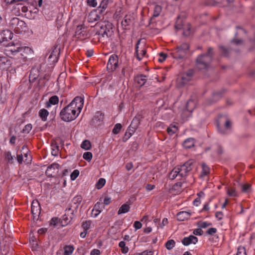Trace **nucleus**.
<instances>
[{"instance_id": "1", "label": "nucleus", "mask_w": 255, "mask_h": 255, "mask_svg": "<svg viewBox=\"0 0 255 255\" xmlns=\"http://www.w3.org/2000/svg\"><path fill=\"white\" fill-rule=\"evenodd\" d=\"M84 99L77 96L66 107L64 108L60 113L61 120L69 122L74 120L80 114L83 108Z\"/></svg>"}, {"instance_id": "2", "label": "nucleus", "mask_w": 255, "mask_h": 255, "mask_svg": "<svg viewBox=\"0 0 255 255\" xmlns=\"http://www.w3.org/2000/svg\"><path fill=\"white\" fill-rule=\"evenodd\" d=\"M213 55V49L212 47L208 48L207 53L201 54L196 59L197 67L200 70L207 69L212 59Z\"/></svg>"}, {"instance_id": "3", "label": "nucleus", "mask_w": 255, "mask_h": 255, "mask_svg": "<svg viewBox=\"0 0 255 255\" xmlns=\"http://www.w3.org/2000/svg\"><path fill=\"white\" fill-rule=\"evenodd\" d=\"M189 49V44L187 43H184L172 49L170 54L174 59L182 60L185 58Z\"/></svg>"}, {"instance_id": "4", "label": "nucleus", "mask_w": 255, "mask_h": 255, "mask_svg": "<svg viewBox=\"0 0 255 255\" xmlns=\"http://www.w3.org/2000/svg\"><path fill=\"white\" fill-rule=\"evenodd\" d=\"M21 46V44L18 41L10 43L6 46L4 53L7 56L12 57L19 53Z\"/></svg>"}, {"instance_id": "5", "label": "nucleus", "mask_w": 255, "mask_h": 255, "mask_svg": "<svg viewBox=\"0 0 255 255\" xmlns=\"http://www.w3.org/2000/svg\"><path fill=\"white\" fill-rule=\"evenodd\" d=\"M9 26L16 33H19L23 28L25 27V23L17 17H13L10 21Z\"/></svg>"}, {"instance_id": "6", "label": "nucleus", "mask_w": 255, "mask_h": 255, "mask_svg": "<svg viewBox=\"0 0 255 255\" xmlns=\"http://www.w3.org/2000/svg\"><path fill=\"white\" fill-rule=\"evenodd\" d=\"M193 161L192 160H188L184 164L181 165H178L176 167L179 168V176L181 178L186 177L188 175L189 172L193 168Z\"/></svg>"}, {"instance_id": "7", "label": "nucleus", "mask_w": 255, "mask_h": 255, "mask_svg": "<svg viewBox=\"0 0 255 255\" xmlns=\"http://www.w3.org/2000/svg\"><path fill=\"white\" fill-rule=\"evenodd\" d=\"M175 27L177 29H182L183 30V34L185 36H188L191 33V26L190 24L188 23L186 24H184L179 18L175 23Z\"/></svg>"}, {"instance_id": "8", "label": "nucleus", "mask_w": 255, "mask_h": 255, "mask_svg": "<svg viewBox=\"0 0 255 255\" xmlns=\"http://www.w3.org/2000/svg\"><path fill=\"white\" fill-rule=\"evenodd\" d=\"M225 124L224 126H221L219 122L217 123L218 131L222 134H227L231 128L232 124L230 121L227 118H225Z\"/></svg>"}, {"instance_id": "9", "label": "nucleus", "mask_w": 255, "mask_h": 255, "mask_svg": "<svg viewBox=\"0 0 255 255\" xmlns=\"http://www.w3.org/2000/svg\"><path fill=\"white\" fill-rule=\"evenodd\" d=\"M119 63L118 57L115 54L111 55L109 57L107 67L112 71L115 70L118 67Z\"/></svg>"}, {"instance_id": "10", "label": "nucleus", "mask_w": 255, "mask_h": 255, "mask_svg": "<svg viewBox=\"0 0 255 255\" xmlns=\"http://www.w3.org/2000/svg\"><path fill=\"white\" fill-rule=\"evenodd\" d=\"M59 167V164L56 163H53L48 166L45 172L46 175L48 177H54L58 172Z\"/></svg>"}, {"instance_id": "11", "label": "nucleus", "mask_w": 255, "mask_h": 255, "mask_svg": "<svg viewBox=\"0 0 255 255\" xmlns=\"http://www.w3.org/2000/svg\"><path fill=\"white\" fill-rule=\"evenodd\" d=\"M60 54V49L57 46H54L51 51L48 60L50 63L57 62Z\"/></svg>"}, {"instance_id": "12", "label": "nucleus", "mask_w": 255, "mask_h": 255, "mask_svg": "<svg viewBox=\"0 0 255 255\" xmlns=\"http://www.w3.org/2000/svg\"><path fill=\"white\" fill-rule=\"evenodd\" d=\"M139 43L140 40H138L135 45V55L139 61L141 60L146 53V50L144 48H139Z\"/></svg>"}, {"instance_id": "13", "label": "nucleus", "mask_w": 255, "mask_h": 255, "mask_svg": "<svg viewBox=\"0 0 255 255\" xmlns=\"http://www.w3.org/2000/svg\"><path fill=\"white\" fill-rule=\"evenodd\" d=\"M13 33L10 30L8 29L2 30L0 33V43L11 39Z\"/></svg>"}, {"instance_id": "14", "label": "nucleus", "mask_w": 255, "mask_h": 255, "mask_svg": "<svg viewBox=\"0 0 255 255\" xmlns=\"http://www.w3.org/2000/svg\"><path fill=\"white\" fill-rule=\"evenodd\" d=\"M236 29L237 32H236L235 34L236 38L232 40L231 43L235 44L237 45H239L242 43L243 41L241 39H238V35L245 34L246 32L244 29L238 26L236 27Z\"/></svg>"}, {"instance_id": "15", "label": "nucleus", "mask_w": 255, "mask_h": 255, "mask_svg": "<svg viewBox=\"0 0 255 255\" xmlns=\"http://www.w3.org/2000/svg\"><path fill=\"white\" fill-rule=\"evenodd\" d=\"M194 74V71L192 69L188 70L186 73H183L181 77V83L183 85L187 84L190 80H191L193 75Z\"/></svg>"}, {"instance_id": "16", "label": "nucleus", "mask_w": 255, "mask_h": 255, "mask_svg": "<svg viewBox=\"0 0 255 255\" xmlns=\"http://www.w3.org/2000/svg\"><path fill=\"white\" fill-rule=\"evenodd\" d=\"M134 20V17L131 14H127L124 17L123 21H122V26L125 29L128 28V26L133 22Z\"/></svg>"}, {"instance_id": "17", "label": "nucleus", "mask_w": 255, "mask_h": 255, "mask_svg": "<svg viewBox=\"0 0 255 255\" xmlns=\"http://www.w3.org/2000/svg\"><path fill=\"white\" fill-rule=\"evenodd\" d=\"M136 129V127L135 126H133L132 121L125 132V134L123 137V140L124 141H126L127 140H128L135 131Z\"/></svg>"}, {"instance_id": "18", "label": "nucleus", "mask_w": 255, "mask_h": 255, "mask_svg": "<svg viewBox=\"0 0 255 255\" xmlns=\"http://www.w3.org/2000/svg\"><path fill=\"white\" fill-rule=\"evenodd\" d=\"M181 242L185 246H189L191 244H196L198 242V238L194 236L190 235L189 237H184Z\"/></svg>"}, {"instance_id": "19", "label": "nucleus", "mask_w": 255, "mask_h": 255, "mask_svg": "<svg viewBox=\"0 0 255 255\" xmlns=\"http://www.w3.org/2000/svg\"><path fill=\"white\" fill-rule=\"evenodd\" d=\"M146 81L147 79L146 76L143 74L137 75L134 78L135 83L139 87H142V86H143L146 82Z\"/></svg>"}, {"instance_id": "20", "label": "nucleus", "mask_w": 255, "mask_h": 255, "mask_svg": "<svg viewBox=\"0 0 255 255\" xmlns=\"http://www.w3.org/2000/svg\"><path fill=\"white\" fill-rule=\"evenodd\" d=\"M191 216V213L187 211H181L177 214L176 217L177 220L179 221H184L188 219Z\"/></svg>"}, {"instance_id": "21", "label": "nucleus", "mask_w": 255, "mask_h": 255, "mask_svg": "<svg viewBox=\"0 0 255 255\" xmlns=\"http://www.w3.org/2000/svg\"><path fill=\"white\" fill-rule=\"evenodd\" d=\"M31 213L35 216L40 214V206L37 201L32 202L31 204Z\"/></svg>"}, {"instance_id": "22", "label": "nucleus", "mask_w": 255, "mask_h": 255, "mask_svg": "<svg viewBox=\"0 0 255 255\" xmlns=\"http://www.w3.org/2000/svg\"><path fill=\"white\" fill-rule=\"evenodd\" d=\"M195 140L192 137H189L184 140L182 145L185 148H190L194 146Z\"/></svg>"}, {"instance_id": "23", "label": "nucleus", "mask_w": 255, "mask_h": 255, "mask_svg": "<svg viewBox=\"0 0 255 255\" xmlns=\"http://www.w3.org/2000/svg\"><path fill=\"white\" fill-rule=\"evenodd\" d=\"M196 102L194 100L190 99L186 104V109L189 113H191L196 107Z\"/></svg>"}, {"instance_id": "24", "label": "nucleus", "mask_w": 255, "mask_h": 255, "mask_svg": "<svg viewBox=\"0 0 255 255\" xmlns=\"http://www.w3.org/2000/svg\"><path fill=\"white\" fill-rule=\"evenodd\" d=\"M59 102V98L57 96L54 95L51 97L48 102H47L46 107L47 108H49L51 105H55L58 104Z\"/></svg>"}, {"instance_id": "25", "label": "nucleus", "mask_w": 255, "mask_h": 255, "mask_svg": "<svg viewBox=\"0 0 255 255\" xmlns=\"http://www.w3.org/2000/svg\"><path fill=\"white\" fill-rule=\"evenodd\" d=\"M4 159L7 164H12L14 162V156L11 155L10 151H5L4 153Z\"/></svg>"}, {"instance_id": "26", "label": "nucleus", "mask_w": 255, "mask_h": 255, "mask_svg": "<svg viewBox=\"0 0 255 255\" xmlns=\"http://www.w3.org/2000/svg\"><path fill=\"white\" fill-rule=\"evenodd\" d=\"M104 119V114L101 111H97L96 112L93 120L94 122H96L97 123L99 122L100 124L101 122H103Z\"/></svg>"}, {"instance_id": "27", "label": "nucleus", "mask_w": 255, "mask_h": 255, "mask_svg": "<svg viewBox=\"0 0 255 255\" xmlns=\"http://www.w3.org/2000/svg\"><path fill=\"white\" fill-rule=\"evenodd\" d=\"M179 168L176 166L174 167L169 173L168 177L171 180H173L178 176H179Z\"/></svg>"}, {"instance_id": "28", "label": "nucleus", "mask_w": 255, "mask_h": 255, "mask_svg": "<svg viewBox=\"0 0 255 255\" xmlns=\"http://www.w3.org/2000/svg\"><path fill=\"white\" fill-rule=\"evenodd\" d=\"M49 115L48 111L45 109H41L39 112V116L41 118V120L43 122L47 121V117Z\"/></svg>"}, {"instance_id": "29", "label": "nucleus", "mask_w": 255, "mask_h": 255, "mask_svg": "<svg viewBox=\"0 0 255 255\" xmlns=\"http://www.w3.org/2000/svg\"><path fill=\"white\" fill-rule=\"evenodd\" d=\"M178 130V128L175 124H171L167 128V132L170 135H172Z\"/></svg>"}, {"instance_id": "30", "label": "nucleus", "mask_w": 255, "mask_h": 255, "mask_svg": "<svg viewBox=\"0 0 255 255\" xmlns=\"http://www.w3.org/2000/svg\"><path fill=\"white\" fill-rule=\"evenodd\" d=\"M130 210V206L129 205H128L127 204H124L121 206V207L120 208L118 214L119 215L121 214H125L126 213H128Z\"/></svg>"}, {"instance_id": "31", "label": "nucleus", "mask_w": 255, "mask_h": 255, "mask_svg": "<svg viewBox=\"0 0 255 255\" xmlns=\"http://www.w3.org/2000/svg\"><path fill=\"white\" fill-rule=\"evenodd\" d=\"M74 250L72 245H66L64 247V255H71Z\"/></svg>"}, {"instance_id": "32", "label": "nucleus", "mask_w": 255, "mask_h": 255, "mask_svg": "<svg viewBox=\"0 0 255 255\" xmlns=\"http://www.w3.org/2000/svg\"><path fill=\"white\" fill-rule=\"evenodd\" d=\"M202 168L200 176L201 177H204L209 173L210 168L205 163H202Z\"/></svg>"}, {"instance_id": "33", "label": "nucleus", "mask_w": 255, "mask_h": 255, "mask_svg": "<svg viewBox=\"0 0 255 255\" xmlns=\"http://www.w3.org/2000/svg\"><path fill=\"white\" fill-rule=\"evenodd\" d=\"M32 52V49L27 46H22L20 49L19 53L21 55L23 56L24 54H29Z\"/></svg>"}, {"instance_id": "34", "label": "nucleus", "mask_w": 255, "mask_h": 255, "mask_svg": "<svg viewBox=\"0 0 255 255\" xmlns=\"http://www.w3.org/2000/svg\"><path fill=\"white\" fill-rule=\"evenodd\" d=\"M82 200V198L81 196H77L73 198L72 202H73L74 206L73 208L75 210H77L78 205L80 204Z\"/></svg>"}, {"instance_id": "35", "label": "nucleus", "mask_w": 255, "mask_h": 255, "mask_svg": "<svg viewBox=\"0 0 255 255\" xmlns=\"http://www.w3.org/2000/svg\"><path fill=\"white\" fill-rule=\"evenodd\" d=\"M9 64V62L6 57L0 56V69L2 68L4 69V66Z\"/></svg>"}, {"instance_id": "36", "label": "nucleus", "mask_w": 255, "mask_h": 255, "mask_svg": "<svg viewBox=\"0 0 255 255\" xmlns=\"http://www.w3.org/2000/svg\"><path fill=\"white\" fill-rule=\"evenodd\" d=\"M89 19L91 22H93L95 21L99 20L100 18V16H99L96 12H92L90 13L89 15Z\"/></svg>"}, {"instance_id": "37", "label": "nucleus", "mask_w": 255, "mask_h": 255, "mask_svg": "<svg viewBox=\"0 0 255 255\" xmlns=\"http://www.w3.org/2000/svg\"><path fill=\"white\" fill-rule=\"evenodd\" d=\"M227 194L230 197H235L238 196V193L234 187H228L227 189Z\"/></svg>"}, {"instance_id": "38", "label": "nucleus", "mask_w": 255, "mask_h": 255, "mask_svg": "<svg viewBox=\"0 0 255 255\" xmlns=\"http://www.w3.org/2000/svg\"><path fill=\"white\" fill-rule=\"evenodd\" d=\"M222 91H218L214 92L212 95V102H216L222 97Z\"/></svg>"}, {"instance_id": "39", "label": "nucleus", "mask_w": 255, "mask_h": 255, "mask_svg": "<svg viewBox=\"0 0 255 255\" xmlns=\"http://www.w3.org/2000/svg\"><path fill=\"white\" fill-rule=\"evenodd\" d=\"M81 147L85 150H89L91 147V142L88 140H84L81 144Z\"/></svg>"}, {"instance_id": "40", "label": "nucleus", "mask_w": 255, "mask_h": 255, "mask_svg": "<svg viewBox=\"0 0 255 255\" xmlns=\"http://www.w3.org/2000/svg\"><path fill=\"white\" fill-rule=\"evenodd\" d=\"M161 6L159 5H155L154 8L153 14L152 16L156 17L158 16L161 11Z\"/></svg>"}, {"instance_id": "41", "label": "nucleus", "mask_w": 255, "mask_h": 255, "mask_svg": "<svg viewBox=\"0 0 255 255\" xmlns=\"http://www.w3.org/2000/svg\"><path fill=\"white\" fill-rule=\"evenodd\" d=\"M100 37L101 38V41L105 40V38L106 37L108 38L111 36V31L108 30H104V31H100Z\"/></svg>"}, {"instance_id": "42", "label": "nucleus", "mask_w": 255, "mask_h": 255, "mask_svg": "<svg viewBox=\"0 0 255 255\" xmlns=\"http://www.w3.org/2000/svg\"><path fill=\"white\" fill-rule=\"evenodd\" d=\"M119 246L121 248V251L123 254H126L128 251V248L126 246L124 241H121L119 244Z\"/></svg>"}, {"instance_id": "43", "label": "nucleus", "mask_w": 255, "mask_h": 255, "mask_svg": "<svg viewBox=\"0 0 255 255\" xmlns=\"http://www.w3.org/2000/svg\"><path fill=\"white\" fill-rule=\"evenodd\" d=\"M106 180L104 178H100L96 184V187L98 189H101L105 184Z\"/></svg>"}, {"instance_id": "44", "label": "nucleus", "mask_w": 255, "mask_h": 255, "mask_svg": "<svg viewBox=\"0 0 255 255\" xmlns=\"http://www.w3.org/2000/svg\"><path fill=\"white\" fill-rule=\"evenodd\" d=\"M242 191L243 192H250L251 190V185L249 183H246L241 185Z\"/></svg>"}, {"instance_id": "45", "label": "nucleus", "mask_w": 255, "mask_h": 255, "mask_svg": "<svg viewBox=\"0 0 255 255\" xmlns=\"http://www.w3.org/2000/svg\"><path fill=\"white\" fill-rule=\"evenodd\" d=\"M91 224V221L90 220H87L84 221L82 224V227L84 229V231L88 232V230L90 229Z\"/></svg>"}, {"instance_id": "46", "label": "nucleus", "mask_w": 255, "mask_h": 255, "mask_svg": "<svg viewBox=\"0 0 255 255\" xmlns=\"http://www.w3.org/2000/svg\"><path fill=\"white\" fill-rule=\"evenodd\" d=\"M100 32H97L94 35L93 38L91 40L92 42H101V38L100 37Z\"/></svg>"}, {"instance_id": "47", "label": "nucleus", "mask_w": 255, "mask_h": 255, "mask_svg": "<svg viewBox=\"0 0 255 255\" xmlns=\"http://www.w3.org/2000/svg\"><path fill=\"white\" fill-rule=\"evenodd\" d=\"M175 245V242L173 240H168L165 244V247L167 250H171Z\"/></svg>"}, {"instance_id": "48", "label": "nucleus", "mask_w": 255, "mask_h": 255, "mask_svg": "<svg viewBox=\"0 0 255 255\" xmlns=\"http://www.w3.org/2000/svg\"><path fill=\"white\" fill-rule=\"evenodd\" d=\"M84 30H82V25H79L77 26L76 30V35L78 36V37H81L82 36L84 35Z\"/></svg>"}, {"instance_id": "49", "label": "nucleus", "mask_w": 255, "mask_h": 255, "mask_svg": "<svg viewBox=\"0 0 255 255\" xmlns=\"http://www.w3.org/2000/svg\"><path fill=\"white\" fill-rule=\"evenodd\" d=\"M77 210H75V208H73L72 206L71 207L67 208L66 209V213L65 214L67 215L68 216L73 215L74 216V213L76 212Z\"/></svg>"}, {"instance_id": "50", "label": "nucleus", "mask_w": 255, "mask_h": 255, "mask_svg": "<svg viewBox=\"0 0 255 255\" xmlns=\"http://www.w3.org/2000/svg\"><path fill=\"white\" fill-rule=\"evenodd\" d=\"M122 128V125L121 124H117L114 126V128L113 129V133L117 134L119 133Z\"/></svg>"}, {"instance_id": "51", "label": "nucleus", "mask_w": 255, "mask_h": 255, "mask_svg": "<svg viewBox=\"0 0 255 255\" xmlns=\"http://www.w3.org/2000/svg\"><path fill=\"white\" fill-rule=\"evenodd\" d=\"M92 157L93 154L91 152H86L83 155V158L88 161H90Z\"/></svg>"}, {"instance_id": "52", "label": "nucleus", "mask_w": 255, "mask_h": 255, "mask_svg": "<svg viewBox=\"0 0 255 255\" xmlns=\"http://www.w3.org/2000/svg\"><path fill=\"white\" fill-rule=\"evenodd\" d=\"M211 225L212 224L211 223L206 221L199 222L198 223V226L200 228H206Z\"/></svg>"}, {"instance_id": "53", "label": "nucleus", "mask_w": 255, "mask_h": 255, "mask_svg": "<svg viewBox=\"0 0 255 255\" xmlns=\"http://www.w3.org/2000/svg\"><path fill=\"white\" fill-rule=\"evenodd\" d=\"M237 255H247L246 249L242 246L238 248Z\"/></svg>"}, {"instance_id": "54", "label": "nucleus", "mask_w": 255, "mask_h": 255, "mask_svg": "<svg viewBox=\"0 0 255 255\" xmlns=\"http://www.w3.org/2000/svg\"><path fill=\"white\" fill-rule=\"evenodd\" d=\"M79 175V171L77 169L74 170L70 175L71 180H75Z\"/></svg>"}, {"instance_id": "55", "label": "nucleus", "mask_w": 255, "mask_h": 255, "mask_svg": "<svg viewBox=\"0 0 255 255\" xmlns=\"http://www.w3.org/2000/svg\"><path fill=\"white\" fill-rule=\"evenodd\" d=\"M74 216L73 215H70L68 216L67 215L65 214L63 216L62 219L63 220L65 221V222L68 224V223L70 222L73 219Z\"/></svg>"}, {"instance_id": "56", "label": "nucleus", "mask_w": 255, "mask_h": 255, "mask_svg": "<svg viewBox=\"0 0 255 255\" xmlns=\"http://www.w3.org/2000/svg\"><path fill=\"white\" fill-rule=\"evenodd\" d=\"M59 147L57 144H55L53 146V147L52 148V150L51 152V153L54 156H57L58 155L59 153Z\"/></svg>"}, {"instance_id": "57", "label": "nucleus", "mask_w": 255, "mask_h": 255, "mask_svg": "<svg viewBox=\"0 0 255 255\" xmlns=\"http://www.w3.org/2000/svg\"><path fill=\"white\" fill-rule=\"evenodd\" d=\"M32 128V125L31 124H28L26 125H25L23 129V132L24 133H28L31 130Z\"/></svg>"}, {"instance_id": "58", "label": "nucleus", "mask_w": 255, "mask_h": 255, "mask_svg": "<svg viewBox=\"0 0 255 255\" xmlns=\"http://www.w3.org/2000/svg\"><path fill=\"white\" fill-rule=\"evenodd\" d=\"M219 48L223 56H227L228 55L229 50L223 46H220Z\"/></svg>"}, {"instance_id": "59", "label": "nucleus", "mask_w": 255, "mask_h": 255, "mask_svg": "<svg viewBox=\"0 0 255 255\" xmlns=\"http://www.w3.org/2000/svg\"><path fill=\"white\" fill-rule=\"evenodd\" d=\"M133 255H153V251L145 250L140 253H136Z\"/></svg>"}, {"instance_id": "60", "label": "nucleus", "mask_w": 255, "mask_h": 255, "mask_svg": "<svg viewBox=\"0 0 255 255\" xmlns=\"http://www.w3.org/2000/svg\"><path fill=\"white\" fill-rule=\"evenodd\" d=\"M166 57H167L166 54L163 53V52H161L159 53V58L158 59V61L160 62H163L165 60Z\"/></svg>"}, {"instance_id": "61", "label": "nucleus", "mask_w": 255, "mask_h": 255, "mask_svg": "<svg viewBox=\"0 0 255 255\" xmlns=\"http://www.w3.org/2000/svg\"><path fill=\"white\" fill-rule=\"evenodd\" d=\"M87 3L89 6L92 7H96L97 5V2L96 0H87Z\"/></svg>"}, {"instance_id": "62", "label": "nucleus", "mask_w": 255, "mask_h": 255, "mask_svg": "<svg viewBox=\"0 0 255 255\" xmlns=\"http://www.w3.org/2000/svg\"><path fill=\"white\" fill-rule=\"evenodd\" d=\"M217 230L216 228H211L207 231L206 233L209 235H213L214 234H215L217 232Z\"/></svg>"}, {"instance_id": "63", "label": "nucleus", "mask_w": 255, "mask_h": 255, "mask_svg": "<svg viewBox=\"0 0 255 255\" xmlns=\"http://www.w3.org/2000/svg\"><path fill=\"white\" fill-rule=\"evenodd\" d=\"M133 227L135 230L140 229L142 227V224L139 221H135L133 224Z\"/></svg>"}, {"instance_id": "64", "label": "nucleus", "mask_w": 255, "mask_h": 255, "mask_svg": "<svg viewBox=\"0 0 255 255\" xmlns=\"http://www.w3.org/2000/svg\"><path fill=\"white\" fill-rule=\"evenodd\" d=\"M215 217L218 219V220H221L223 217V213L222 212L219 211L215 213Z\"/></svg>"}]
</instances>
